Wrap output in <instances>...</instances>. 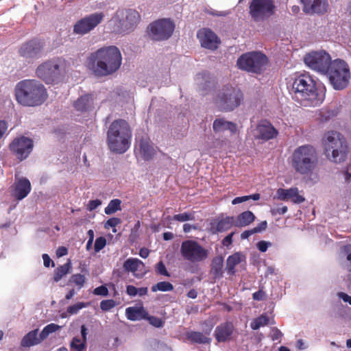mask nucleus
I'll return each instance as SVG.
<instances>
[{
    "label": "nucleus",
    "mask_w": 351,
    "mask_h": 351,
    "mask_svg": "<svg viewBox=\"0 0 351 351\" xmlns=\"http://www.w3.org/2000/svg\"><path fill=\"white\" fill-rule=\"evenodd\" d=\"M49 334L53 333L60 328V326L56 324H49L45 327Z\"/></svg>",
    "instance_id": "nucleus-59"
},
{
    "label": "nucleus",
    "mask_w": 351,
    "mask_h": 351,
    "mask_svg": "<svg viewBox=\"0 0 351 351\" xmlns=\"http://www.w3.org/2000/svg\"><path fill=\"white\" fill-rule=\"evenodd\" d=\"M126 292L130 296H136L137 295V288L133 285H128Z\"/></svg>",
    "instance_id": "nucleus-58"
},
{
    "label": "nucleus",
    "mask_w": 351,
    "mask_h": 351,
    "mask_svg": "<svg viewBox=\"0 0 351 351\" xmlns=\"http://www.w3.org/2000/svg\"><path fill=\"white\" fill-rule=\"evenodd\" d=\"M104 14L101 12H95L78 20L73 25V33L78 35H84L94 29L101 23Z\"/></svg>",
    "instance_id": "nucleus-16"
},
{
    "label": "nucleus",
    "mask_w": 351,
    "mask_h": 351,
    "mask_svg": "<svg viewBox=\"0 0 351 351\" xmlns=\"http://www.w3.org/2000/svg\"><path fill=\"white\" fill-rule=\"evenodd\" d=\"M113 19L119 32L127 34L136 28L140 21V15L135 10L119 9L117 11Z\"/></svg>",
    "instance_id": "nucleus-12"
},
{
    "label": "nucleus",
    "mask_w": 351,
    "mask_h": 351,
    "mask_svg": "<svg viewBox=\"0 0 351 351\" xmlns=\"http://www.w3.org/2000/svg\"><path fill=\"white\" fill-rule=\"evenodd\" d=\"M256 219L254 213L250 210L244 211L237 215L236 220L234 221V225L236 227H245L254 221Z\"/></svg>",
    "instance_id": "nucleus-31"
},
{
    "label": "nucleus",
    "mask_w": 351,
    "mask_h": 351,
    "mask_svg": "<svg viewBox=\"0 0 351 351\" xmlns=\"http://www.w3.org/2000/svg\"><path fill=\"white\" fill-rule=\"evenodd\" d=\"M136 149H138L143 159L147 161L152 160L156 153L149 138L147 136H142L137 141Z\"/></svg>",
    "instance_id": "nucleus-23"
},
{
    "label": "nucleus",
    "mask_w": 351,
    "mask_h": 351,
    "mask_svg": "<svg viewBox=\"0 0 351 351\" xmlns=\"http://www.w3.org/2000/svg\"><path fill=\"white\" fill-rule=\"evenodd\" d=\"M268 64L267 57L260 51H251L242 54L237 61L241 70L256 74H261Z\"/></svg>",
    "instance_id": "nucleus-8"
},
{
    "label": "nucleus",
    "mask_w": 351,
    "mask_h": 351,
    "mask_svg": "<svg viewBox=\"0 0 351 351\" xmlns=\"http://www.w3.org/2000/svg\"><path fill=\"white\" fill-rule=\"evenodd\" d=\"M142 311L141 308L128 307L125 310L127 318L130 320L135 321L139 318Z\"/></svg>",
    "instance_id": "nucleus-40"
},
{
    "label": "nucleus",
    "mask_w": 351,
    "mask_h": 351,
    "mask_svg": "<svg viewBox=\"0 0 351 351\" xmlns=\"http://www.w3.org/2000/svg\"><path fill=\"white\" fill-rule=\"evenodd\" d=\"M43 48V41L38 38H33L23 43L20 46L18 53L25 60L38 59L41 56Z\"/></svg>",
    "instance_id": "nucleus-18"
},
{
    "label": "nucleus",
    "mask_w": 351,
    "mask_h": 351,
    "mask_svg": "<svg viewBox=\"0 0 351 351\" xmlns=\"http://www.w3.org/2000/svg\"><path fill=\"white\" fill-rule=\"evenodd\" d=\"M121 222V219L117 217H112L107 220V221L104 224V228L106 229H109L110 228H112V232L115 233L117 232L116 226L120 224Z\"/></svg>",
    "instance_id": "nucleus-42"
},
{
    "label": "nucleus",
    "mask_w": 351,
    "mask_h": 351,
    "mask_svg": "<svg viewBox=\"0 0 351 351\" xmlns=\"http://www.w3.org/2000/svg\"><path fill=\"white\" fill-rule=\"evenodd\" d=\"M93 293L97 295L107 296L108 295V290L106 286L101 285L95 288Z\"/></svg>",
    "instance_id": "nucleus-49"
},
{
    "label": "nucleus",
    "mask_w": 351,
    "mask_h": 351,
    "mask_svg": "<svg viewBox=\"0 0 351 351\" xmlns=\"http://www.w3.org/2000/svg\"><path fill=\"white\" fill-rule=\"evenodd\" d=\"M72 268L71 263L69 260L64 265L58 266L53 273V280L56 282H59L64 276L69 274Z\"/></svg>",
    "instance_id": "nucleus-35"
},
{
    "label": "nucleus",
    "mask_w": 351,
    "mask_h": 351,
    "mask_svg": "<svg viewBox=\"0 0 351 351\" xmlns=\"http://www.w3.org/2000/svg\"><path fill=\"white\" fill-rule=\"evenodd\" d=\"M343 252L346 254V258L351 263V245H346L343 247Z\"/></svg>",
    "instance_id": "nucleus-62"
},
{
    "label": "nucleus",
    "mask_w": 351,
    "mask_h": 351,
    "mask_svg": "<svg viewBox=\"0 0 351 351\" xmlns=\"http://www.w3.org/2000/svg\"><path fill=\"white\" fill-rule=\"evenodd\" d=\"M38 329H35L25 335L21 340V346L31 347L40 343V339L38 337Z\"/></svg>",
    "instance_id": "nucleus-32"
},
{
    "label": "nucleus",
    "mask_w": 351,
    "mask_h": 351,
    "mask_svg": "<svg viewBox=\"0 0 351 351\" xmlns=\"http://www.w3.org/2000/svg\"><path fill=\"white\" fill-rule=\"evenodd\" d=\"M43 264L45 267H49L50 265V263H51L52 267H54L55 264L53 261L50 258L49 256L47 254H43Z\"/></svg>",
    "instance_id": "nucleus-57"
},
{
    "label": "nucleus",
    "mask_w": 351,
    "mask_h": 351,
    "mask_svg": "<svg viewBox=\"0 0 351 351\" xmlns=\"http://www.w3.org/2000/svg\"><path fill=\"white\" fill-rule=\"evenodd\" d=\"M245 256L242 252H235L229 256L226 260V270L230 275H234L236 273L235 267L241 263L245 261Z\"/></svg>",
    "instance_id": "nucleus-28"
},
{
    "label": "nucleus",
    "mask_w": 351,
    "mask_h": 351,
    "mask_svg": "<svg viewBox=\"0 0 351 351\" xmlns=\"http://www.w3.org/2000/svg\"><path fill=\"white\" fill-rule=\"evenodd\" d=\"M86 306V304L84 302H77L73 305H71L67 308V312L70 314H76L78 311L84 308Z\"/></svg>",
    "instance_id": "nucleus-48"
},
{
    "label": "nucleus",
    "mask_w": 351,
    "mask_h": 351,
    "mask_svg": "<svg viewBox=\"0 0 351 351\" xmlns=\"http://www.w3.org/2000/svg\"><path fill=\"white\" fill-rule=\"evenodd\" d=\"M288 210L287 206H282L281 207H278L271 209V212L272 215H283L286 213Z\"/></svg>",
    "instance_id": "nucleus-54"
},
{
    "label": "nucleus",
    "mask_w": 351,
    "mask_h": 351,
    "mask_svg": "<svg viewBox=\"0 0 351 351\" xmlns=\"http://www.w3.org/2000/svg\"><path fill=\"white\" fill-rule=\"evenodd\" d=\"M156 272L158 274L166 276V277H170L169 272L167 270L165 265L164 263L160 261H159L156 266Z\"/></svg>",
    "instance_id": "nucleus-46"
},
{
    "label": "nucleus",
    "mask_w": 351,
    "mask_h": 351,
    "mask_svg": "<svg viewBox=\"0 0 351 351\" xmlns=\"http://www.w3.org/2000/svg\"><path fill=\"white\" fill-rule=\"evenodd\" d=\"M182 258L191 263H199L208 258V252L194 240L184 241L180 246Z\"/></svg>",
    "instance_id": "nucleus-13"
},
{
    "label": "nucleus",
    "mask_w": 351,
    "mask_h": 351,
    "mask_svg": "<svg viewBox=\"0 0 351 351\" xmlns=\"http://www.w3.org/2000/svg\"><path fill=\"white\" fill-rule=\"evenodd\" d=\"M269 324V317L265 315H261L258 317L254 319L251 322V328L253 330H258L261 326H266Z\"/></svg>",
    "instance_id": "nucleus-39"
},
{
    "label": "nucleus",
    "mask_w": 351,
    "mask_h": 351,
    "mask_svg": "<svg viewBox=\"0 0 351 351\" xmlns=\"http://www.w3.org/2000/svg\"><path fill=\"white\" fill-rule=\"evenodd\" d=\"M292 88L294 98L304 106H318L325 99L324 89L317 88L315 81L307 73L300 74L296 77Z\"/></svg>",
    "instance_id": "nucleus-2"
},
{
    "label": "nucleus",
    "mask_w": 351,
    "mask_h": 351,
    "mask_svg": "<svg viewBox=\"0 0 351 351\" xmlns=\"http://www.w3.org/2000/svg\"><path fill=\"white\" fill-rule=\"evenodd\" d=\"M328 77L329 81L335 90L345 89L349 84L350 72L348 64L343 60L337 59L332 61L328 69V72L325 73Z\"/></svg>",
    "instance_id": "nucleus-7"
},
{
    "label": "nucleus",
    "mask_w": 351,
    "mask_h": 351,
    "mask_svg": "<svg viewBox=\"0 0 351 351\" xmlns=\"http://www.w3.org/2000/svg\"><path fill=\"white\" fill-rule=\"evenodd\" d=\"M249 198L247 195L241 196V197H237L234 199H232V204L233 205L240 204L246 201H248Z\"/></svg>",
    "instance_id": "nucleus-61"
},
{
    "label": "nucleus",
    "mask_w": 351,
    "mask_h": 351,
    "mask_svg": "<svg viewBox=\"0 0 351 351\" xmlns=\"http://www.w3.org/2000/svg\"><path fill=\"white\" fill-rule=\"evenodd\" d=\"M121 201L119 199H112L105 208L104 212L106 215H112L121 210Z\"/></svg>",
    "instance_id": "nucleus-36"
},
{
    "label": "nucleus",
    "mask_w": 351,
    "mask_h": 351,
    "mask_svg": "<svg viewBox=\"0 0 351 351\" xmlns=\"http://www.w3.org/2000/svg\"><path fill=\"white\" fill-rule=\"evenodd\" d=\"M324 153L332 162L340 163L346 160L348 146L346 138L337 131H328L322 138Z\"/></svg>",
    "instance_id": "nucleus-6"
},
{
    "label": "nucleus",
    "mask_w": 351,
    "mask_h": 351,
    "mask_svg": "<svg viewBox=\"0 0 351 351\" xmlns=\"http://www.w3.org/2000/svg\"><path fill=\"white\" fill-rule=\"evenodd\" d=\"M304 60L308 67L322 74L328 72L332 62L330 56L324 51L308 53L305 56Z\"/></svg>",
    "instance_id": "nucleus-15"
},
{
    "label": "nucleus",
    "mask_w": 351,
    "mask_h": 351,
    "mask_svg": "<svg viewBox=\"0 0 351 351\" xmlns=\"http://www.w3.org/2000/svg\"><path fill=\"white\" fill-rule=\"evenodd\" d=\"M186 339L191 343L199 344L210 343L211 339L204 335L202 332L191 331L186 335Z\"/></svg>",
    "instance_id": "nucleus-33"
},
{
    "label": "nucleus",
    "mask_w": 351,
    "mask_h": 351,
    "mask_svg": "<svg viewBox=\"0 0 351 351\" xmlns=\"http://www.w3.org/2000/svg\"><path fill=\"white\" fill-rule=\"evenodd\" d=\"M31 189V183L28 179L20 178L13 185L12 195L17 200H22L30 193Z\"/></svg>",
    "instance_id": "nucleus-22"
},
{
    "label": "nucleus",
    "mask_w": 351,
    "mask_h": 351,
    "mask_svg": "<svg viewBox=\"0 0 351 351\" xmlns=\"http://www.w3.org/2000/svg\"><path fill=\"white\" fill-rule=\"evenodd\" d=\"M116 306V302L114 300L109 299L102 300L100 303V308L103 311H108Z\"/></svg>",
    "instance_id": "nucleus-44"
},
{
    "label": "nucleus",
    "mask_w": 351,
    "mask_h": 351,
    "mask_svg": "<svg viewBox=\"0 0 351 351\" xmlns=\"http://www.w3.org/2000/svg\"><path fill=\"white\" fill-rule=\"evenodd\" d=\"M174 289L173 285L167 281H161L153 285L151 288L152 292L160 291H171Z\"/></svg>",
    "instance_id": "nucleus-38"
},
{
    "label": "nucleus",
    "mask_w": 351,
    "mask_h": 351,
    "mask_svg": "<svg viewBox=\"0 0 351 351\" xmlns=\"http://www.w3.org/2000/svg\"><path fill=\"white\" fill-rule=\"evenodd\" d=\"M282 336V333L280 332V330L276 328H274L272 329V334H271V339L272 340H278L280 339Z\"/></svg>",
    "instance_id": "nucleus-56"
},
{
    "label": "nucleus",
    "mask_w": 351,
    "mask_h": 351,
    "mask_svg": "<svg viewBox=\"0 0 351 351\" xmlns=\"http://www.w3.org/2000/svg\"><path fill=\"white\" fill-rule=\"evenodd\" d=\"M33 147L34 142L32 139L23 136L15 138L9 145L12 154L21 161L29 156L33 150Z\"/></svg>",
    "instance_id": "nucleus-17"
},
{
    "label": "nucleus",
    "mask_w": 351,
    "mask_h": 351,
    "mask_svg": "<svg viewBox=\"0 0 351 351\" xmlns=\"http://www.w3.org/2000/svg\"><path fill=\"white\" fill-rule=\"evenodd\" d=\"M146 318L151 325L156 328L162 327L165 323L161 318L156 316L149 315Z\"/></svg>",
    "instance_id": "nucleus-45"
},
{
    "label": "nucleus",
    "mask_w": 351,
    "mask_h": 351,
    "mask_svg": "<svg viewBox=\"0 0 351 351\" xmlns=\"http://www.w3.org/2000/svg\"><path fill=\"white\" fill-rule=\"evenodd\" d=\"M173 219L178 221H186L195 219L194 214L192 213H183L173 216Z\"/></svg>",
    "instance_id": "nucleus-41"
},
{
    "label": "nucleus",
    "mask_w": 351,
    "mask_h": 351,
    "mask_svg": "<svg viewBox=\"0 0 351 351\" xmlns=\"http://www.w3.org/2000/svg\"><path fill=\"white\" fill-rule=\"evenodd\" d=\"M242 92L232 86H225L218 94L216 103L224 111H231L238 107L243 101Z\"/></svg>",
    "instance_id": "nucleus-10"
},
{
    "label": "nucleus",
    "mask_w": 351,
    "mask_h": 351,
    "mask_svg": "<svg viewBox=\"0 0 351 351\" xmlns=\"http://www.w3.org/2000/svg\"><path fill=\"white\" fill-rule=\"evenodd\" d=\"M197 38L202 47L215 51L216 50L221 40L217 35L209 28H201L197 32Z\"/></svg>",
    "instance_id": "nucleus-19"
},
{
    "label": "nucleus",
    "mask_w": 351,
    "mask_h": 351,
    "mask_svg": "<svg viewBox=\"0 0 351 351\" xmlns=\"http://www.w3.org/2000/svg\"><path fill=\"white\" fill-rule=\"evenodd\" d=\"M304 5L303 10L306 14H324L327 12V0H301Z\"/></svg>",
    "instance_id": "nucleus-21"
},
{
    "label": "nucleus",
    "mask_w": 351,
    "mask_h": 351,
    "mask_svg": "<svg viewBox=\"0 0 351 351\" xmlns=\"http://www.w3.org/2000/svg\"><path fill=\"white\" fill-rule=\"evenodd\" d=\"M338 295L344 302H348L351 305V296L343 292H340Z\"/></svg>",
    "instance_id": "nucleus-63"
},
{
    "label": "nucleus",
    "mask_w": 351,
    "mask_h": 351,
    "mask_svg": "<svg viewBox=\"0 0 351 351\" xmlns=\"http://www.w3.org/2000/svg\"><path fill=\"white\" fill-rule=\"evenodd\" d=\"M319 162V155L311 145L297 147L291 156V165L294 171L304 176L311 175Z\"/></svg>",
    "instance_id": "nucleus-5"
},
{
    "label": "nucleus",
    "mask_w": 351,
    "mask_h": 351,
    "mask_svg": "<svg viewBox=\"0 0 351 351\" xmlns=\"http://www.w3.org/2000/svg\"><path fill=\"white\" fill-rule=\"evenodd\" d=\"M267 221H263L260 223H258L257 225V226L252 228V230H253L254 232L256 234V233L261 232L267 229Z\"/></svg>",
    "instance_id": "nucleus-51"
},
{
    "label": "nucleus",
    "mask_w": 351,
    "mask_h": 351,
    "mask_svg": "<svg viewBox=\"0 0 351 351\" xmlns=\"http://www.w3.org/2000/svg\"><path fill=\"white\" fill-rule=\"evenodd\" d=\"M101 204V201L98 199H94V200H90L88 204L87 208L88 210L92 211V210L96 209Z\"/></svg>",
    "instance_id": "nucleus-53"
},
{
    "label": "nucleus",
    "mask_w": 351,
    "mask_h": 351,
    "mask_svg": "<svg viewBox=\"0 0 351 351\" xmlns=\"http://www.w3.org/2000/svg\"><path fill=\"white\" fill-rule=\"evenodd\" d=\"M234 234V232H231L225 237L221 241L222 245L226 247L230 245L232 243V237Z\"/></svg>",
    "instance_id": "nucleus-55"
},
{
    "label": "nucleus",
    "mask_w": 351,
    "mask_h": 351,
    "mask_svg": "<svg viewBox=\"0 0 351 351\" xmlns=\"http://www.w3.org/2000/svg\"><path fill=\"white\" fill-rule=\"evenodd\" d=\"M132 130L124 119H116L111 123L107 132V143L110 150L123 154L130 147Z\"/></svg>",
    "instance_id": "nucleus-4"
},
{
    "label": "nucleus",
    "mask_w": 351,
    "mask_h": 351,
    "mask_svg": "<svg viewBox=\"0 0 351 351\" xmlns=\"http://www.w3.org/2000/svg\"><path fill=\"white\" fill-rule=\"evenodd\" d=\"M123 268L127 271H131L135 274L137 271L145 273V264L139 259L136 258H128L123 263Z\"/></svg>",
    "instance_id": "nucleus-30"
},
{
    "label": "nucleus",
    "mask_w": 351,
    "mask_h": 351,
    "mask_svg": "<svg viewBox=\"0 0 351 351\" xmlns=\"http://www.w3.org/2000/svg\"><path fill=\"white\" fill-rule=\"evenodd\" d=\"M68 254V249L66 247L61 246L59 247L56 250V256L57 257H62Z\"/></svg>",
    "instance_id": "nucleus-60"
},
{
    "label": "nucleus",
    "mask_w": 351,
    "mask_h": 351,
    "mask_svg": "<svg viewBox=\"0 0 351 351\" xmlns=\"http://www.w3.org/2000/svg\"><path fill=\"white\" fill-rule=\"evenodd\" d=\"M7 123L4 121H0V139L3 137V134L7 130Z\"/></svg>",
    "instance_id": "nucleus-64"
},
{
    "label": "nucleus",
    "mask_w": 351,
    "mask_h": 351,
    "mask_svg": "<svg viewBox=\"0 0 351 351\" xmlns=\"http://www.w3.org/2000/svg\"><path fill=\"white\" fill-rule=\"evenodd\" d=\"M213 131L215 133L223 132L229 130L231 134H234L237 131V125L232 121H228L223 118L216 119L213 124Z\"/></svg>",
    "instance_id": "nucleus-27"
},
{
    "label": "nucleus",
    "mask_w": 351,
    "mask_h": 351,
    "mask_svg": "<svg viewBox=\"0 0 351 351\" xmlns=\"http://www.w3.org/2000/svg\"><path fill=\"white\" fill-rule=\"evenodd\" d=\"M210 232L213 234L223 232L230 229L234 225L233 217L217 218L210 222Z\"/></svg>",
    "instance_id": "nucleus-24"
},
{
    "label": "nucleus",
    "mask_w": 351,
    "mask_h": 351,
    "mask_svg": "<svg viewBox=\"0 0 351 351\" xmlns=\"http://www.w3.org/2000/svg\"><path fill=\"white\" fill-rule=\"evenodd\" d=\"M64 62V60L60 58L47 60L38 66L36 75L47 84L58 83L62 76Z\"/></svg>",
    "instance_id": "nucleus-9"
},
{
    "label": "nucleus",
    "mask_w": 351,
    "mask_h": 351,
    "mask_svg": "<svg viewBox=\"0 0 351 351\" xmlns=\"http://www.w3.org/2000/svg\"><path fill=\"white\" fill-rule=\"evenodd\" d=\"M254 138L267 141L277 137L278 130L267 120L261 121L256 125Z\"/></svg>",
    "instance_id": "nucleus-20"
},
{
    "label": "nucleus",
    "mask_w": 351,
    "mask_h": 351,
    "mask_svg": "<svg viewBox=\"0 0 351 351\" xmlns=\"http://www.w3.org/2000/svg\"><path fill=\"white\" fill-rule=\"evenodd\" d=\"M15 97L17 102L28 107L42 105L48 98L45 86L36 80H23L15 87Z\"/></svg>",
    "instance_id": "nucleus-3"
},
{
    "label": "nucleus",
    "mask_w": 351,
    "mask_h": 351,
    "mask_svg": "<svg viewBox=\"0 0 351 351\" xmlns=\"http://www.w3.org/2000/svg\"><path fill=\"white\" fill-rule=\"evenodd\" d=\"M70 348L71 351H86V342L80 337H75L71 342Z\"/></svg>",
    "instance_id": "nucleus-37"
},
{
    "label": "nucleus",
    "mask_w": 351,
    "mask_h": 351,
    "mask_svg": "<svg viewBox=\"0 0 351 351\" xmlns=\"http://www.w3.org/2000/svg\"><path fill=\"white\" fill-rule=\"evenodd\" d=\"M223 258L222 256H216L212 260L210 272L215 278L223 276Z\"/></svg>",
    "instance_id": "nucleus-34"
},
{
    "label": "nucleus",
    "mask_w": 351,
    "mask_h": 351,
    "mask_svg": "<svg viewBox=\"0 0 351 351\" xmlns=\"http://www.w3.org/2000/svg\"><path fill=\"white\" fill-rule=\"evenodd\" d=\"M121 53L116 46L101 47L87 58L86 66L97 77L113 74L121 65Z\"/></svg>",
    "instance_id": "nucleus-1"
},
{
    "label": "nucleus",
    "mask_w": 351,
    "mask_h": 351,
    "mask_svg": "<svg viewBox=\"0 0 351 351\" xmlns=\"http://www.w3.org/2000/svg\"><path fill=\"white\" fill-rule=\"evenodd\" d=\"M274 0H252L249 5V15L254 22H263L275 14Z\"/></svg>",
    "instance_id": "nucleus-11"
},
{
    "label": "nucleus",
    "mask_w": 351,
    "mask_h": 351,
    "mask_svg": "<svg viewBox=\"0 0 351 351\" xmlns=\"http://www.w3.org/2000/svg\"><path fill=\"white\" fill-rule=\"evenodd\" d=\"M234 326L231 322H225L217 326L215 337L218 342L227 341L232 334Z\"/></svg>",
    "instance_id": "nucleus-26"
},
{
    "label": "nucleus",
    "mask_w": 351,
    "mask_h": 351,
    "mask_svg": "<svg viewBox=\"0 0 351 351\" xmlns=\"http://www.w3.org/2000/svg\"><path fill=\"white\" fill-rule=\"evenodd\" d=\"M71 281L78 286L80 289L84 286L86 278L84 275L80 274H73L71 278Z\"/></svg>",
    "instance_id": "nucleus-43"
},
{
    "label": "nucleus",
    "mask_w": 351,
    "mask_h": 351,
    "mask_svg": "<svg viewBox=\"0 0 351 351\" xmlns=\"http://www.w3.org/2000/svg\"><path fill=\"white\" fill-rule=\"evenodd\" d=\"M271 243L270 242H267L265 241H261L257 243V248L261 252H265L267 251L269 246H270Z\"/></svg>",
    "instance_id": "nucleus-52"
},
{
    "label": "nucleus",
    "mask_w": 351,
    "mask_h": 351,
    "mask_svg": "<svg viewBox=\"0 0 351 351\" xmlns=\"http://www.w3.org/2000/svg\"><path fill=\"white\" fill-rule=\"evenodd\" d=\"M106 245V239L104 237H97L95 242L94 249L95 252H99Z\"/></svg>",
    "instance_id": "nucleus-47"
},
{
    "label": "nucleus",
    "mask_w": 351,
    "mask_h": 351,
    "mask_svg": "<svg viewBox=\"0 0 351 351\" xmlns=\"http://www.w3.org/2000/svg\"><path fill=\"white\" fill-rule=\"evenodd\" d=\"M75 108L81 112H86L93 107V96L92 94H86L74 103Z\"/></svg>",
    "instance_id": "nucleus-29"
},
{
    "label": "nucleus",
    "mask_w": 351,
    "mask_h": 351,
    "mask_svg": "<svg viewBox=\"0 0 351 351\" xmlns=\"http://www.w3.org/2000/svg\"><path fill=\"white\" fill-rule=\"evenodd\" d=\"M265 297L266 294L265 291H263V289H261L252 294L253 300L256 301H263V300H265Z\"/></svg>",
    "instance_id": "nucleus-50"
},
{
    "label": "nucleus",
    "mask_w": 351,
    "mask_h": 351,
    "mask_svg": "<svg viewBox=\"0 0 351 351\" xmlns=\"http://www.w3.org/2000/svg\"><path fill=\"white\" fill-rule=\"evenodd\" d=\"M277 195L278 199L284 201L291 199L294 204H301L305 201V198L298 194V189L296 187L289 189H279Z\"/></svg>",
    "instance_id": "nucleus-25"
},
{
    "label": "nucleus",
    "mask_w": 351,
    "mask_h": 351,
    "mask_svg": "<svg viewBox=\"0 0 351 351\" xmlns=\"http://www.w3.org/2000/svg\"><path fill=\"white\" fill-rule=\"evenodd\" d=\"M175 29L174 23L169 19H158L148 27L149 36L153 40L161 41L169 38Z\"/></svg>",
    "instance_id": "nucleus-14"
}]
</instances>
